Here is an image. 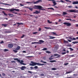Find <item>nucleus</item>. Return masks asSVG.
<instances>
[{
	"instance_id": "64",
	"label": "nucleus",
	"mask_w": 78,
	"mask_h": 78,
	"mask_svg": "<svg viewBox=\"0 0 78 78\" xmlns=\"http://www.w3.org/2000/svg\"><path fill=\"white\" fill-rule=\"evenodd\" d=\"M76 27H78V24H76Z\"/></svg>"
},
{
	"instance_id": "27",
	"label": "nucleus",
	"mask_w": 78,
	"mask_h": 78,
	"mask_svg": "<svg viewBox=\"0 0 78 78\" xmlns=\"http://www.w3.org/2000/svg\"><path fill=\"white\" fill-rule=\"evenodd\" d=\"M65 0V1L66 2H69V3H71L72 2L71 1H70L69 0Z\"/></svg>"
},
{
	"instance_id": "35",
	"label": "nucleus",
	"mask_w": 78,
	"mask_h": 78,
	"mask_svg": "<svg viewBox=\"0 0 78 78\" xmlns=\"http://www.w3.org/2000/svg\"><path fill=\"white\" fill-rule=\"evenodd\" d=\"M34 68L35 69H37L38 68V67L37 66H35Z\"/></svg>"
},
{
	"instance_id": "8",
	"label": "nucleus",
	"mask_w": 78,
	"mask_h": 78,
	"mask_svg": "<svg viewBox=\"0 0 78 78\" xmlns=\"http://www.w3.org/2000/svg\"><path fill=\"white\" fill-rule=\"evenodd\" d=\"M72 4L73 5H77L78 4V1H73Z\"/></svg>"
},
{
	"instance_id": "51",
	"label": "nucleus",
	"mask_w": 78,
	"mask_h": 78,
	"mask_svg": "<svg viewBox=\"0 0 78 78\" xmlns=\"http://www.w3.org/2000/svg\"><path fill=\"white\" fill-rule=\"evenodd\" d=\"M49 60H52V59H53V58H51V57H50L49 58Z\"/></svg>"
},
{
	"instance_id": "21",
	"label": "nucleus",
	"mask_w": 78,
	"mask_h": 78,
	"mask_svg": "<svg viewBox=\"0 0 78 78\" xmlns=\"http://www.w3.org/2000/svg\"><path fill=\"white\" fill-rule=\"evenodd\" d=\"M14 60H16L18 62H20V60L18 58H14Z\"/></svg>"
},
{
	"instance_id": "14",
	"label": "nucleus",
	"mask_w": 78,
	"mask_h": 78,
	"mask_svg": "<svg viewBox=\"0 0 78 78\" xmlns=\"http://www.w3.org/2000/svg\"><path fill=\"white\" fill-rule=\"evenodd\" d=\"M51 34H53V35H56V36H58V35L56 34V33L54 32H51Z\"/></svg>"
},
{
	"instance_id": "9",
	"label": "nucleus",
	"mask_w": 78,
	"mask_h": 78,
	"mask_svg": "<svg viewBox=\"0 0 78 78\" xmlns=\"http://www.w3.org/2000/svg\"><path fill=\"white\" fill-rule=\"evenodd\" d=\"M26 69V67L24 66H22L20 68L21 70H24V69Z\"/></svg>"
},
{
	"instance_id": "49",
	"label": "nucleus",
	"mask_w": 78,
	"mask_h": 78,
	"mask_svg": "<svg viewBox=\"0 0 78 78\" xmlns=\"http://www.w3.org/2000/svg\"><path fill=\"white\" fill-rule=\"evenodd\" d=\"M68 64H69V63H68L64 64V65L65 66H67V65H68Z\"/></svg>"
},
{
	"instance_id": "1",
	"label": "nucleus",
	"mask_w": 78,
	"mask_h": 78,
	"mask_svg": "<svg viewBox=\"0 0 78 78\" xmlns=\"http://www.w3.org/2000/svg\"><path fill=\"white\" fill-rule=\"evenodd\" d=\"M31 63H32L31 64H30V66H43V65H45V64H41L39 63H36L34 62L33 61H31Z\"/></svg>"
},
{
	"instance_id": "3",
	"label": "nucleus",
	"mask_w": 78,
	"mask_h": 78,
	"mask_svg": "<svg viewBox=\"0 0 78 78\" xmlns=\"http://www.w3.org/2000/svg\"><path fill=\"white\" fill-rule=\"evenodd\" d=\"M68 12H78V10H73V9H71L70 10H68Z\"/></svg>"
},
{
	"instance_id": "2",
	"label": "nucleus",
	"mask_w": 78,
	"mask_h": 78,
	"mask_svg": "<svg viewBox=\"0 0 78 78\" xmlns=\"http://www.w3.org/2000/svg\"><path fill=\"white\" fill-rule=\"evenodd\" d=\"M34 9H41V10H44L45 11V9H43V7L40 5H34Z\"/></svg>"
},
{
	"instance_id": "38",
	"label": "nucleus",
	"mask_w": 78,
	"mask_h": 78,
	"mask_svg": "<svg viewBox=\"0 0 78 78\" xmlns=\"http://www.w3.org/2000/svg\"><path fill=\"white\" fill-rule=\"evenodd\" d=\"M69 49H70V51H73V48H69Z\"/></svg>"
},
{
	"instance_id": "63",
	"label": "nucleus",
	"mask_w": 78,
	"mask_h": 78,
	"mask_svg": "<svg viewBox=\"0 0 78 78\" xmlns=\"http://www.w3.org/2000/svg\"><path fill=\"white\" fill-rule=\"evenodd\" d=\"M43 59H44V60H45V57H44L43 58Z\"/></svg>"
},
{
	"instance_id": "24",
	"label": "nucleus",
	"mask_w": 78,
	"mask_h": 78,
	"mask_svg": "<svg viewBox=\"0 0 78 78\" xmlns=\"http://www.w3.org/2000/svg\"><path fill=\"white\" fill-rule=\"evenodd\" d=\"M48 9H52V10H55V9L53 8H47Z\"/></svg>"
},
{
	"instance_id": "33",
	"label": "nucleus",
	"mask_w": 78,
	"mask_h": 78,
	"mask_svg": "<svg viewBox=\"0 0 78 78\" xmlns=\"http://www.w3.org/2000/svg\"><path fill=\"white\" fill-rule=\"evenodd\" d=\"M46 53H48V54H49V53H51V52L49 51H46Z\"/></svg>"
},
{
	"instance_id": "53",
	"label": "nucleus",
	"mask_w": 78,
	"mask_h": 78,
	"mask_svg": "<svg viewBox=\"0 0 78 78\" xmlns=\"http://www.w3.org/2000/svg\"><path fill=\"white\" fill-rule=\"evenodd\" d=\"M68 8H72V7H72V6H68Z\"/></svg>"
},
{
	"instance_id": "40",
	"label": "nucleus",
	"mask_w": 78,
	"mask_h": 78,
	"mask_svg": "<svg viewBox=\"0 0 78 78\" xmlns=\"http://www.w3.org/2000/svg\"><path fill=\"white\" fill-rule=\"evenodd\" d=\"M15 11H19V9H15Z\"/></svg>"
},
{
	"instance_id": "50",
	"label": "nucleus",
	"mask_w": 78,
	"mask_h": 78,
	"mask_svg": "<svg viewBox=\"0 0 78 78\" xmlns=\"http://www.w3.org/2000/svg\"><path fill=\"white\" fill-rule=\"evenodd\" d=\"M32 44H36V42H32Z\"/></svg>"
},
{
	"instance_id": "7",
	"label": "nucleus",
	"mask_w": 78,
	"mask_h": 78,
	"mask_svg": "<svg viewBox=\"0 0 78 78\" xmlns=\"http://www.w3.org/2000/svg\"><path fill=\"white\" fill-rule=\"evenodd\" d=\"M8 47L9 48H12L13 47V45L11 44H9L8 45Z\"/></svg>"
},
{
	"instance_id": "55",
	"label": "nucleus",
	"mask_w": 78,
	"mask_h": 78,
	"mask_svg": "<svg viewBox=\"0 0 78 78\" xmlns=\"http://www.w3.org/2000/svg\"><path fill=\"white\" fill-rule=\"evenodd\" d=\"M22 52L23 53H27V52H26V51H23Z\"/></svg>"
},
{
	"instance_id": "37",
	"label": "nucleus",
	"mask_w": 78,
	"mask_h": 78,
	"mask_svg": "<svg viewBox=\"0 0 78 78\" xmlns=\"http://www.w3.org/2000/svg\"><path fill=\"white\" fill-rule=\"evenodd\" d=\"M42 50L46 51V50H47V48H44Z\"/></svg>"
},
{
	"instance_id": "25",
	"label": "nucleus",
	"mask_w": 78,
	"mask_h": 78,
	"mask_svg": "<svg viewBox=\"0 0 78 78\" xmlns=\"http://www.w3.org/2000/svg\"><path fill=\"white\" fill-rule=\"evenodd\" d=\"M72 73V71H69V72H67L66 73V74H67L68 73Z\"/></svg>"
},
{
	"instance_id": "12",
	"label": "nucleus",
	"mask_w": 78,
	"mask_h": 78,
	"mask_svg": "<svg viewBox=\"0 0 78 78\" xmlns=\"http://www.w3.org/2000/svg\"><path fill=\"white\" fill-rule=\"evenodd\" d=\"M20 48V46H18L16 48H15L16 50H19Z\"/></svg>"
},
{
	"instance_id": "54",
	"label": "nucleus",
	"mask_w": 78,
	"mask_h": 78,
	"mask_svg": "<svg viewBox=\"0 0 78 78\" xmlns=\"http://www.w3.org/2000/svg\"><path fill=\"white\" fill-rule=\"evenodd\" d=\"M20 6H24V5L22 4H20Z\"/></svg>"
},
{
	"instance_id": "39",
	"label": "nucleus",
	"mask_w": 78,
	"mask_h": 78,
	"mask_svg": "<svg viewBox=\"0 0 78 78\" xmlns=\"http://www.w3.org/2000/svg\"><path fill=\"white\" fill-rule=\"evenodd\" d=\"M13 51L15 53H17V52H18L17 51H16V50H13Z\"/></svg>"
},
{
	"instance_id": "6",
	"label": "nucleus",
	"mask_w": 78,
	"mask_h": 78,
	"mask_svg": "<svg viewBox=\"0 0 78 78\" xmlns=\"http://www.w3.org/2000/svg\"><path fill=\"white\" fill-rule=\"evenodd\" d=\"M42 2V0H38L36 2H34V4H36V3H39V2Z\"/></svg>"
},
{
	"instance_id": "46",
	"label": "nucleus",
	"mask_w": 78,
	"mask_h": 78,
	"mask_svg": "<svg viewBox=\"0 0 78 78\" xmlns=\"http://www.w3.org/2000/svg\"><path fill=\"white\" fill-rule=\"evenodd\" d=\"M37 33V32H34L33 33V34H36Z\"/></svg>"
},
{
	"instance_id": "10",
	"label": "nucleus",
	"mask_w": 78,
	"mask_h": 78,
	"mask_svg": "<svg viewBox=\"0 0 78 78\" xmlns=\"http://www.w3.org/2000/svg\"><path fill=\"white\" fill-rule=\"evenodd\" d=\"M48 37H50L48 38V39H55V37H53L52 36H49Z\"/></svg>"
},
{
	"instance_id": "28",
	"label": "nucleus",
	"mask_w": 78,
	"mask_h": 78,
	"mask_svg": "<svg viewBox=\"0 0 78 78\" xmlns=\"http://www.w3.org/2000/svg\"><path fill=\"white\" fill-rule=\"evenodd\" d=\"M39 42H41H41H42V43H44V41H43L42 40H40L39 41Z\"/></svg>"
},
{
	"instance_id": "26",
	"label": "nucleus",
	"mask_w": 78,
	"mask_h": 78,
	"mask_svg": "<svg viewBox=\"0 0 78 78\" xmlns=\"http://www.w3.org/2000/svg\"><path fill=\"white\" fill-rule=\"evenodd\" d=\"M41 62H42V63H44V64H47V62H44L42 60H41Z\"/></svg>"
},
{
	"instance_id": "32",
	"label": "nucleus",
	"mask_w": 78,
	"mask_h": 78,
	"mask_svg": "<svg viewBox=\"0 0 78 78\" xmlns=\"http://www.w3.org/2000/svg\"><path fill=\"white\" fill-rule=\"evenodd\" d=\"M56 70V69L55 68H53L51 69L52 70Z\"/></svg>"
},
{
	"instance_id": "5",
	"label": "nucleus",
	"mask_w": 78,
	"mask_h": 78,
	"mask_svg": "<svg viewBox=\"0 0 78 78\" xmlns=\"http://www.w3.org/2000/svg\"><path fill=\"white\" fill-rule=\"evenodd\" d=\"M41 12V11H37V10H36L35 12H33L34 14H39Z\"/></svg>"
},
{
	"instance_id": "52",
	"label": "nucleus",
	"mask_w": 78,
	"mask_h": 78,
	"mask_svg": "<svg viewBox=\"0 0 78 78\" xmlns=\"http://www.w3.org/2000/svg\"><path fill=\"white\" fill-rule=\"evenodd\" d=\"M2 76H5V74L3 73H2Z\"/></svg>"
},
{
	"instance_id": "57",
	"label": "nucleus",
	"mask_w": 78,
	"mask_h": 78,
	"mask_svg": "<svg viewBox=\"0 0 78 78\" xmlns=\"http://www.w3.org/2000/svg\"><path fill=\"white\" fill-rule=\"evenodd\" d=\"M69 38L71 40H72L73 38L72 37H70Z\"/></svg>"
},
{
	"instance_id": "20",
	"label": "nucleus",
	"mask_w": 78,
	"mask_h": 78,
	"mask_svg": "<svg viewBox=\"0 0 78 78\" xmlns=\"http://www.w3.org/2000/svg\"><path fill=\"white\" fill-rule=\"evenodd\" d=\"M50 62H56L55 60H51L50 61Z\"/></svg>"
},
{
	"instance_id": "59",
	"label": "nucleus",
	"mask_w": 78,
	"mask_h": 78,
	"mask_svg": "<svg viewBox=\"0 0 78 78\" xmlns=\"http://www.w3.org/2000/svg\"><path fill=\"white\" fill-rule=\"evenodd\" d=\"M68 41L69 42H72V41H71V40H68Z\"/></svg>"
},
{
	"instance_id": "13",
	"label": "nucleus",
	"mask_w": 78,
	"mask_h": 78,
	"mask_svg": "<svg viewBox=\"0 0 78 78\" xmlns=\"http://www.w3.org/2000/svg\"><path fill=\"white\" fill-rule=\"evenodd\" d=\"M27 8L29 9L30 11H33V8L30 7H27Z\"/></svg>"
},
{
	"instance_id": "44",
	"label": "nucleus",
	"mask_w": 78,
	"mask_h": 78,
	"mask_svg": "<svg viewBox=\"0 0 78 78\" xmlns=\"http://www.w3.org/2000/svg\"><path fill=\"white\" fill-rule=\"evenodd\" d=\"M75 40H76V38H75V37H73L72 41H75Z\"/></svg>"
},
{
	"instance_id": "23",
	"label": "nucleus",
	"mask_w": 78,
	"mask_h": 78,
	"mask_svg": "<svg viewBox=\"0 0 78 78\" xmlns=\"http://www.w3.org/2000/svg\"><path fill=\"white\" fill-rule=\"evenodd\" d=\"M64 43H66V44H69V42L67 41H66L65 40H64Z\"/></svg>"
},
{
	"instance_id": "43",
	"label": "nucleus",
	"mask_w": 78,
	"mask_h": 78,
	"mask_svg": "<svg viewBox=\"0 0 78 78\" xmlns=\"http://www.w3.org/2000/svg\"><path fill=\"white\" fill-rule=\"evenodd\" d=\"M44 28H45V29H51V28L50 27H44Z\"/></svg>"
},
{
	"instance_id": "16",
	"label": "nucleus",
	"mask_w": 78,
	"mask_h": 78,
	"mask_svg": "<svg viewBox=\"0 0 78 78\" xmlns=\"http://www.w3.org/2000/svg\"><path fill=\"white\" fill-rule=\"evenodd\" d=\"M4 31L5 33H9V32L8 31V30L6 29L4 30Z\"/></svg>"
},
{
	"instance_id": "62",
	"label": "nucleus",
	"mask_w": 78,
	"mask_h": 78,
	"mask_svg": "<svg viewBox=\"0 0 78 78\" xmlns=\"http://www.w3.org/2000/svg\"><path fill=\"white\" fill-rule=\"evenodd\" d=\"M26 3H32L29 2H27Z\"/></svg>"
},
{
	"instance_id": "47",
	"label": "nucleus",
	"mask_w": 78,
	"mask_h": 78,
	"mask_svg": "<svg viewBox=\"0 0 78 78\" xmlns=\"http://www.w3.org/2000/svg\"><path fill=\"white\" fill-rule=\"evenodd\" d=\"M48 23H51V22H50L49 20H48Z\"/></svg>"
},
{
	"instance_id": "60",
	"label": "nucleus",
	"mask_w": 78,
	"mask_h": 78,
	"mask_svg": "<svg viewBox=\"0 0 78 78\" xmlns=\"http://www.w3.org/2000/svg\"><path fill=\"white\" fill-rule=\"evenodd\" d=\"M11 62H12V63H13V62H14V63H16V62L15 61H11Z\"/></svg>"
},
{
	"instance_id": "41",
	"label": "nucleus",
	"mask_w": 78,
	"mask_h": 78,
	"mask_svg": "<svg viewBox=\"0 0 78 78\" xmlns=\"http://www.w3.org/2000/svg\"><path fill=\"white\" fill-rule=\"evenodd\" d=\"M57 56L55 57V58H59V57H60V55H58Z\"/></svg>"
},
{
	"instance_id": "61",
	"label": "nucleus",
	"mask_w": 78,
	"mask_h": 78,
	"mask_svg": "<svg viewBox=\"0 0 78 78\" xmlns=\"http://www.w3.org/2000/svg\"><path fill=\"white\" fill-rule=\"evenodd\" d=\"M24 36H25V35H22V36L21 37V38H23V37H24Z\"/></svg>"
},
{
	"instance_id": "11",
	"label": "nucleus",
	"mask_w": 78,
	"mask_h": 78,
	"mask_svg": "<svg viewBox=\"0 0 78 78\" xmlns=\"http://www.w3.org/2000/svg\"><path fill=\"white\" fill-rule=\"evenodd\" d=\"M20 62L21 64H23V65H25V64L24 63H23V60H21L20 61V62Z\"/></svg>"
},
{
	"instance_id": "18",
	"label": "nucleus",
	"mask_w": 78,
	"mask_h": 78,
	"mask_svg": "<svg viewBox=\"0 0 78 78\" xmlns=\"http://www.w3.org/2000/svg\"><path fill=\"white\" fill-rule=\"evenodd\" d=\"M56 2H61V3H64V1L62 0H61L60 1H56Z\"/></svg>"
},
{
	"instance_id": "48",
	"label": "nucleus",
	"mask_w": 78,
	"mask_h": 78,
	"mask_svg": "<svg viewBox=\"0 0 78 78\" xmlns=\"http://www.w3.org/2000/svg\"><path fill=\"white\" fill-rule=\"evenodd\" d=\"M62 55H65V54H66V52H62Z\"/></svg>"
},
{
	"instance_id": "34",
	"label": "nucleus",
	"mask_w": 78,
	"mask_h": 78,
	"mask_svg": "<svg viewBox=\"0 0 78 78\" xmlns=\"http://www.w3.org/2000/svg\"><path fill=\"white\" fill-rule=\"evenodd\" d=\"M67 47H72V45H71V44H68L67 45Z\"/></svg>"
},
{
	"instance_id": "30",
	"label": "nucleus",
	"mask_w": 78,
	"mask_h": 78,
	"mask_svg": "<svg viewBox=\"0 0 78 78\" xmlns=\"http://www.w3.org/2000/svg\"><path fill=\"white\" fill-rule=\"evenodd\" d=\"M1 4H3L4 5H9L8 4H6L5 3L0 2V5H1Z\"/></svg>"
},
{
	"instance_id": "17",
	"label": "nucleus",
	"mask_w": 78,
	"mask_h": 78,
	"mask_svg": "<svg viewBox=\"0 0 78 78\" xmlns=\"http://www.w3.org/2000/svg\"><path fill=\"white\" fill-rule=\"evenodd\" d=\"M10 11L11 12H12V11H15V9H10Z\"/></svg>"
},
{
	"instance_id": "31",
	"label": "nucleus",
	"mask_w": 78,
	"mask_h": 78,
	"mask_svg": "<svg viewBox=\"0 0 78 78\" xmlns=\"http://www.w3.org/2000/svg\"><path fill=\"white\" fill-rule=\"evenodd\" d=\"M76 43H78V41H74L72 42V43L74 44H75Z\"/></svg>"
},
{
	"instance_id": "56",
	"label": "nucleus",
	"mask_w": 78,
	"mask_h": 78,
	"mask_svg": "<svg viewBox=\"0 0 78 78\" xmlns=\"http://www.w3.org/2000/svg\"><path fill=\"white\" fill-rule=\"evenodd\" d=\"M28 72L29 73H32V72H31V71H28Z\"/></svg>"
},
{
	"instance_id": "36",
	"label": "nucleus",
	"mask_w": 78,
	"mask_h": 78,
	"mask_svg": "<svg viewBox=\"0 0 78 78\" xmlns=\"http://www.w3.org/2000/svg\"><path fill=\"white\" fill-rule=\"evenodd\" d=\"M17 24L18 25H22V24H23V23H17Z\"/></svg>"
},
{
	"instance_id": "58",
	"label": "nucleus",
	"mask_w": 78,
	"mask_h": 78,
	"mask_svg": "<svg viewBox=\"0 0 78 78\" xmlns=\"http://www.w3.org/2000/svg\"><path fill=\"white\" fill-rule=\"evenodd\" d=\"M36 44H41V43H40V42H36Z\"/></svg>"
},
{
	"instance_id": "42",
	"label": "nucleus",
	"mask_w": 78,
	"mask_h": 78,
	"mask_svg": "<svg viewBox=\"0 0 78 78\" xmlns=\"http://www.w3.org/2000/svg\"><path fill=\"white\" fill-rule=\"evenodd\" d=\"M4 51H9V50H8V49H4Z\"/></svg>"
},
{
	"instance_id": "4",
	"label": "nucleus",
	"mask_w": 78,
	"mask_h": 78,
	"mask_svg": "<svg viewBox=\"0 0 78 78\" xmlns=\"http://www.w3.org/2000/svg\"><path fill=\"white\" fill-rule=\"evenodd\" d=\"M63 24L67 26V27L71 26V23H69L65 22L63 23Z\"/></svg>"
},
{
	"instance_id": "22",
	"label": "nucleus",
	"mask_w": 78,
	"mask_h": 78,
	"mask_svg": "<svg viewBox=\"0 0 78 78\" xmlns=\"http://www.w3.org/2000/svg\"><path fill=\"white\" fill-rule=\"evenodd\" d=\"M2 26H4V27H6L8 25H7V24H2Z\"/></svg>"
},
{
	"instance_id": "19",
	"label": "nucleus",
	"mask_w": 78,
	"mask_h": 78,
	"mask_svg": "<svg viewBox=\"0 0 78 78\" xmlns=\"http://www.w3.org/2000/svg\"><path fill=\"white\" fill-rule=\"evenodd\" d=\"M8 15L10 16V17H13L14 16V15L13 14H12L10 13H9L8 14Z\"/></svg>"
},
{
	"instance_id": "15",
	"label": "nucleus",
	"mask_w": 78,
	"mask_h": 78,
	"mask_svg": "<svg viewBox=\"0 0 78 78\" xmlns=\"http://www.w3.org/2000/svg\"><path fill=\"white\" fill-rule=\"evenodd\" d=\"M63 15H67V13L65 12H63Z\"/></svg>"
},
{
	"instance_id": "29",
	"label": "nucleus",
	"mask_w": 78,
	"mask_h": 78,
	"mask_svg": "<svg viewBox=\"0 0 78 78\" xmlns=\"http://www.w3.org/2000/svg\"><path fill=\"white\" fill-rule=\"evenodd\" d=\"M2 13H3L4 15H5V16H8V15L6 14V13H5V12L4 11H2Z\"/></svg>"
},
{
	"instance_id": "45",
	"label": "nucleus",
	"mask_w": 78,
	"mask_h": 78,
	"mask_svg": "<svg viewBox=\"0 0 78 78\" xmlns=\"http://www.w3.org/2000/svg\"><path fill=\"white\" fill-rule=\"evenodd\" d=\"M59 54H55L53 56H57Z\"/></svg>"
}]
</instances>
